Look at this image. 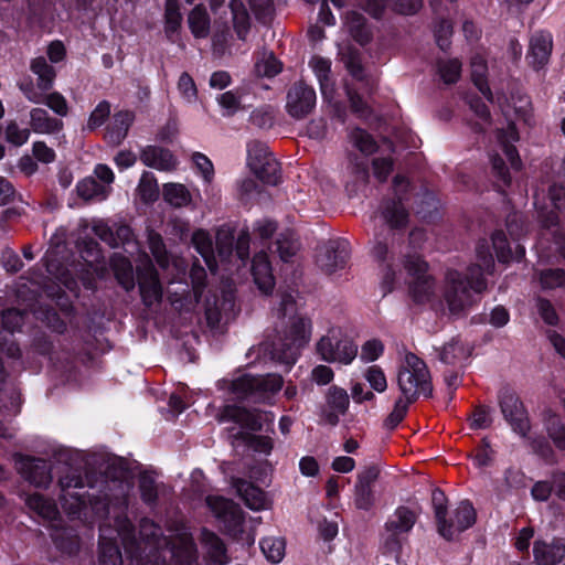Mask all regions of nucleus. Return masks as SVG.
Returning <instances> with one entry per match:
<instances>
[{
    "instance_id": "19",
    "label": "nucleus",
    "mask_w": 565,
    "mask_h": 565,
    "mask_svg": "<svg viewBox=\"0 0 565 565\" xmlns=\"http://www.w3.org/2000/svg\"><path fill=\"white\" fill-rule=\"evenodd\" d=\"M162 196L167 204L172 207H195L201 199L199 190L191 191L185 184L168 182L162 185Z\"/></svg>"
},
{
    "instance_id": "57",
    "label": "nucleus",
    "mask_w": 565,
    "mask_h": 565,
    "mask_svg": "<svg viewBox=\"0 0 565 565\" xmlns=\"http://www.w3.org/2000/svg\"><path fill=\"white\" fill-rule=\"evenodd\" d=\"M438 71L445 83H454L460 76L461 63L456 58L440 61L438 64Z\"/></svg>"
},
{
    "instance_id": "20",
    "label": "nucleus",
    "mask_w": 565,
    "mask_h": 565,
    "mask_svg": "<svg viewBox=\"0 0 565 565\" xmlns=\"http://www.w3.org/2000/svg\"><path fill=\"white\" fill-rule=\"evenodd\" d=\"M350 404L349 395L344 388L331 386L327 394V409L323 420L332 426L337 425L339 417L344 415Z\"/></svg>"
},
{
    "instance_id": "24",
    "label": "nucleus",
    "mask_w": 565,
    "mask_h": 565,
    "mask_svg": "<svg viewBox=\"0 0 565 565\" xmlns=\"http://www.w3.org/2000/svg\"><path fill=\"white\" fill-rule=\"evenodd\" d=\"M533 554L539 565H556L565 558V541L535 542Z\"/></svg>"
},
{
    "instance_id": "58",
    "label": "nucleus",
    "mask_w": 565,
    "mask_h": 565,
    "mask_svg": "<svg viewBox=\"0 0 565 565\" xmlns=\"http://www.w3.org/2000/svg\"><path fill=\"white\" fill-rule=\"evenodd\" d=\"M217 103L224 116H232L241 108V96L234 90H228L217 97Z\"/></svg>"
},
{
    "instance_id": "26",
    "label": "nucleus",
    "mask_w": 565,
    "mask_h": 565,
    "mask_svg": "<svg viewBox=\"0 0 565 565\" xmlns=\"http://www.w3.org/2000/svg\"><path fill=\"white\" fill-rule=\"evenodd\" d=\"M206 503L216 518L233 525L241 523L242 512L231 500L220 495H210L206 499Z\"/></svg>"
},
{
    "instance_id": "45",
    "label": "nucleus",
    "mask_w": 565,
    "mask_h": 565,
    "mask_svg": "<svg viewBox=\"0 0 565 565\" xmlns=\"http://www.w3.org/2000/svg\"><path fill=\"white\" fill-rule=\"evenodd\" d=\"M189 26L195 38H205L209 34L210 19L202 7H195L189 14Z\"/></svg>"
},
{
    "instance_id": "23",
    "label": "nucleus",
    "mask_w": 565,
    "mask_h": 565,
    "mask_svg": "<svg viewBox=\"0 0 565 565\" xmlns=\"http://www.w3.org/2000/svg\"><path fill=\"white\" fill-rule=\"evenodd\" d=\"M252 274L255 284L262 292L269 294L273 290L275 279L268 255L265 252H259L254 256Z\"/></svg>"
},
{
    "instance_id": "25",
    "label": "nucleus",
    "mask_w": 565,
    "mask_h": 565,
    "mask_svg": "<svg viewBox=\"0 0 565 565\" xmlns=\"http://www.w3.org/2000/svg\"><path fill=\"white\" fill-rule=\"evenodd\" d=\"M552 35L547 32H536L531 38L527 57L534 67H542L550 58L552 52Z\"/></svg>"
},
{
    "instance_id": "10",
    "label": "nucleus",
    "mask_w": 565,
    "mask_h": 565,
    "mask_svg": "<svg viewBox=\"0 0 565 565\" xmlns=\"http://www.w3.org/2000/svg\"><path fill=\"white\" fill-rule=\"evenodd\" d=\"M317 353L329 363L351 364L356 358L358 347L341 329L331 328L316 344Z\"/></svg>"
},
{
    "instance_id": "54",
    "label": "nucleus",
    "mask_w": 565,
    "mask_h": 565,
    "mask_svg": "<svg viewBox=\"0 0 565 565\" xmlns=\"http://www.w3.org/2000/svg\"><path fill=\"white\" fill-rule=\"evenodd\" d=\"M6 140L13 146L24 145L30 137V130L28 128L20 127L15 121H9L7 124Z\"/></svg>"
},
{
    "instance_id": "22",
    "label": "nucleus",
    "mask_w": 565,
    "mask_h": 565,
    "mask_svg": "<svg viewBox=\"0 0 565 565\" xmlns=\"http://www.w3.org/2000/svg\"><path fill=\"white\" fill-rule=\"evenodd\" d=\"M140 160L150 168L159 171H173L178 167V160L173 153L164 148L148 146L141 152Z\"/></svg>"
},
{
    "instance_id": "39",
    "label": "nucleus",
    "mask_w": 565,
    "mask_h": 565,
    "mask_svg": "<svg viewBox=\"0 0 565 565\" xmlns=\"http://www.w3.org/2000/svg\"><path fill=\"white\" fill-rule=\"evenodd\" d=\"M487 64L481 54H476L471 58V76L475 85L480 93L490 102H493V96L486 82Z\"/></svg>"
},
{
    "instance_id": "40",
    "label": "nucleus",
    "mask_w": 565,
    "mask_h": 565,
    "mask_svg": "<svg viewBox=\"0 0 565 565\" xmlns=\"http://www.w3.org/2000/svg\"><path fill=\"white\" fill-rule=\"evenodd\" d=\"M203 544L211 564L223 565L227 562L224 544L215 534L203 532Z\"/></svg>"
},
{
    "instance_id": "8",
    "label": "nucleus",
    "mask_w": 565,
    "mask_h": 565,
    "mask_svg": "<svg viewBox=\"0 0 565 565\" xmlns=\"http://www.w3.org/2000/svg\"><path fill=\"white\" fill-rule=\"evenodd\" d=\"M404 268L407 273V285L412 299L416 303L440 305L434 278L427 273L428 265L418 255L408 256Z\"/></svg>"
},
{
    "instance_id": "63",
    "label": "nucleus",
    "mask_w": 565,
    "mask_h": 565,
    "mask_svg": "<svg viewBox=\"0 0 565 565\" xmlns=\"http://www.w3.org/2000/svg\"><path fill=\"white\" fill-rule=\"evenodd\" d=\"M181 23V14L178 9L177 0H167L166 8V31L172 33L178 30Z\"/></svg>"
},
{
    "instance_id": "6",
    "label": "nucleus",
    "mask_w": 565,
    "mask_h": 565,
    "mask_svg": "<svg viewBox=\"0 0 565 565\" xmlns=\"http://www.w3.org/2000/svg\"><path fill=\"white\" fill-rule=\"evenodd\" d=\"M397 385L403 396L416 399L431 393V376L426 363L412 352L404 354L398 372Z\"/></svg>"
},
{
    "instance_id": "43",
    "label": "nucleus",
    "mask_w": 565,
    "mask_h": 565,
    "mask_svg": "<svg viewBox=\"0 0 565 565\" xmlns=\"http://www.w3.org/2000/svg\"><path fill=\"white\" fill-rule=\"evenodd\" d=\"M137 195L143 203H153L159 198L160 191L156 177L145 171L136 189Z\"/></svg>"
},
{
    "instance_id": "64",
    "label": "nucleus",
    "mask_w": 565,
    "mask_h": 565,
    "mask_svg": "<svg viewBox=\"0 0 565 565\" xmlns=\"http://www.w3.org/2000/svg\"><path fill=\"white\" fill-rule=\"evenodd\" d=\"M192 161L201 173L205 182H211L214 175V167L212 161L203 153L195 152L192 156Z\"/></svg>"
},
{
    "instance_id": "9",
    "label": "nucleus",
    "mask_w": 565,
    "mask_h": 565,
    "mask_svg": "<svg viewBox=\"0 0 565 565\" xmlns=\"http://www.w3.org/2000/svg\"><path fill=\"white\" fill-rule=\"evenodd\" d=\"M445 497L441 491L433 493V504L438 526V533L446 540H452L456 535L470 527L476 521V511L471 503L462 501L452 513L450 522L447 521V509L444 504Z\"/></svg>"
},
{
    "instance_id": "12",
    "label": "nucleus",
    "mask_w": 565,
    "mask_h": 565,
    "mask_svg": "<svg viewBox=\"0 0 565 565\" xmlns=\"http://www.w3.org/2000/svg\"><path fill=\"white\" fill-rule=\"evenodd\" d=\"M163 554L171 556V565H198L196 554L191 535L183 531L171 542V546L163 551ZM140 565H163L158 551L151 553Z\"/></svg>"
},
{
    "instance_id": "46",
    "label": "nucleus",
    "mask_w": 565,
    "mask_h": 565,
    "mask_svg": "<svg viewBox=\"0 0 565 565\" xmlns=\"http://www.w3.org/2000/svg\"><path fill=\"white\" fill-rule=\"evenodd\" d=\"M60 246L54 248H50L44 257L46 270L50 275L56 278L61 284H63L66 288L72 289L71 282L66 278V270L63 268V265L56 258Z\"/></svg>"
},
{
    "instance_id": "41",
    "label": "nucleus",
    "mask_w": 565,
    "mask_h": 565,
    "mask_svg": "<svg viewBox=\"0 0 565 565\" xmlns=\"http://www.w3.org/2000/svg\"><path fill=\"white\" fill-rule=\"evenodd\" d=\"M30 510L34 511L44 520L55 521L58 515L56 504L40 494H31L25 501Z\"/></svg>"
},
{
    "instance_id": "35",
    "label": "nucleus",
    "mask_w": 565,
    "mask_h": 565,
    "mask_svg": "<svg viewBox=\"0 0 565 565\" xmlns=\"http://www.w3.org/2000/svg\"><path fill=\"white\" fill-rule=\"evenodd\" d=\"M513 105L511 106L504 96H498L497 103L499 104L504 116L509 117L513 111L524 122L530 124L532 118L531 102L526 96L512 97Z\"/></svg>"
},
{
    "instance_id": "60",
    "label": "nucleus",
    "mask_w": 565,
    "mask_h": 565,
    "mask_svg": "<svg viewBox=\"0 0 565 565\" xmlns=\"http://www.w3.org/2000/svg\"><path fill=\"white\" fill-rule=\"evenodd\" d=\"M365 380L377 393H383L387 388V381L384 372L377 365L370 366L365 372Z\"/></svg>"
},
{
    "instance_id": "5",
    "label": "nucleus",
    "mask_w": 565,
    "mask_h": 565,
    "mask_svg": "<svg viewBox=\"0 0 565 565\" xmlns=\"http://www.w3.org/2000/svg\"><path fill=\"white\" fill-rule=\"evenodd\" d=\"M312 335L311 320L303 315H294L289 318L284 337L274 344L271 354L277 362L292 366L298 360L301 350L307 347Z\"/></svg>"
},
{
    "instance_id": "42",
    "label": "nucleus",
    "mask_w": 565,
    "mask_h": 565,
    "mask_svg": "<svg viewBox=\"0 0 565 565\" xmlns=\"http://www.w3.org/2000/svg\"><path fill=\"white\" fill-rule=\"evenodd\" d=\"M544 425L548 437L559 450H565V425L554 413H546Z\"/></svg>"
},
{
    "instance_id": "38",
    "label": "nucleus",
    "mask_w": 565,
    "mask_h": 565,
    "mask_svg": "<svg viewBox=\"0 0 565 565\" xmlns=\"http://www.w3.org/2000/svg\"><path fill=\"white\" fill-rule=\"evenodd\" d=\"M470 355V350L458 339H451L439 349V360L446 364H458Z\"/></svg>"
},
{
    "instance_id": "49",
    "label": "nucleus",
    "mask_w": 565,
    "mask_h": 565,
    "mask_svg": "<svg viewBox=\"0 0 565 565\" xmlns=\"http://www.w3.org/2000/svg\"><path fill=\"white\" fill-rule=\"evenodd\" d=\"M416 521L415 514L407 508H398L394 519L388 523L396 533H405L411 531Z\"/></svg>"
},
{
    "instance_id": "3",
    "label": "nucleus",
    "mask_w": 565,
    "mask_h": 565,
    "mask_svg": "<svg viewBox=\"0 0 565 565\" xmlns=\"http://www.w3.org/2000/svg\"><path fill=\"white\" fill-rule=\"evenodd\" d=\"M478 263L469 267L463 279L459 271L448 269L445 274L443 299L451 315H459L473 302L475 294L486 289L484 273H490L494 262L488 246L481 243L477 246Z\"/></svg>"
},
{
    "instance_id": "53",
    "label": "nucleus",
    "mask_w": 565,
    "mask_h": 565,
    "mask_svg": "<svg viewBox=\"0 0 565 565\" xmlns=\"http://www.w3.org/2000/svg\"><path fill=\"white\" fill-rule=\"evenodd\" d=\"M350 140L355 148L364 154H371L376 149V143L373 138L361 129H354L350 134Z\"/></svg>"
},
{
    "instance_id": "52",
    "label": "nucleus",
    "mask_w": 565,
    "mask_h": 565,
    "mask_svg": "<svg viewBox=\"0 0 565 565\" xmlns=\"http://www.w3.org/2000/svg\"><path fill=\"white\" fill-rule=\"evenodd\" d=\"M339 53L351 75L356 79H362L363 70L358 53L350 47H340Z\"/></svg>"
},
{
    "instance_id": "33",
    "label": "nucleus",
    "mask_w": 565,
    "mask_h": 565,
    "mask_svg": "<svg viewBox=\"0 0 565 565\" xmlns=\"http://www.w3.org/2000/svg\"><path fill=\"white\" fill-rule=\"evenodd\" d=\"M492 245L495 250L497 258L502 263L520 260L525 254L524 247L520 244H516L514 249H512L507 236L501 231L493 233Z\"/></svg>"
},
{
    "instance_id": "21",
    "label": "nucleus",
    "mask_w": 565,
    "mask_h": 565,
    "mask_svg": "<svg viewBox=\"0 0 565 565\" xmlns=\"http://www.w3.org/2000/svg\"><path fill=\"white\" fill-rule=\"evenodd\" d=\"M233 487L250 510L260 511L270 508L271 502L260 488L241 479L234 480Z\"/></svg>"
},
{
    "instance_id": "14",
    "label": "nucleus",
    "mask_w": 565,
    "mask_h": 565,
    "mask_svg": "<svg viewBox=\"0 0 565 565\" xmlns=\"http://www.w3.org/2000/svg\"><path fill=\"white\" fill-rule=\"evenodd\" d=\"M316 103L315 89L305 83H296L288 90L286 110L292 118L301 119L313 110Z\"/></svg>"
},
{
    "instance_id": "32",
    "label": "nucleus",
    "mask_w": 565,
    "mask_h": 565,
    "mask_svg": "<svg viewBox=\"0 0 565 565\" xmlns=\"http://www.w3.org/2000/svg\"><path fill=\"white\" fill-rule=\"evenodd\" d=\"M550 201L552 209L539 207V216L544 226H551L557 223L556 210L565 209V188L553 185L550 189Z\"/></svg>"
},
{
    "instance_id": "44",
    "label": "nucleus",
    "mask_w": 565,
    "mask_h": 565,
    "mask_svg": "<svg viewBox=\"0 0 565 565\" xmlns=\"http://www.w3.org/2000/svg\"><path fill=\"white\" fill-rule=\"evenodd\" d=\"M381 218L391 227L404 226L407 221V212L401 203V200L398 202L393 201L386 203L381 212Z\"/></svg>"
},
{
    "instance_id": "30",
    "label": "nucleus",
    "mask_w": 565,
    "mask_h": 565,
    "mask_svg": "<svg viewBox=\"0 0 565 565\" xmlns=\"http://www.w3.org/2000/svg\"><path fill=\"white\" fill-rule=\"evenodd\" d=\"M348 255L344 249L335 250L330 247H323L317 256V264L327 275H333L342 270L347 265Z\"/></svg>"
},
{
    "instance_id": "27",
    "label": "nucleus",
    "mask_w": 565,
    "mask_h": 565,
    "mask_svg": "<svg viewBox=\"0 0 565 565\" xmlns=\"http://www.w3.org/2000/svg\"><path fill=\"white\" fill-rule=\"evenodd\" d=\"M30 127L35 134L53 135L63 128V121L52 117L43 108H33L30 111Z\"/></svg>"
},
{
    "instance_id": "36",
    "label": "nucleus",
    "mask_w": 565,
    "mask_h": 565,
    "mask_svg": "<svg viewBox=\"0 0 565 565\" xmlns=\"http://www.w3.org/2000/svg\"><path fill=\"white\" fill-rule=\"evenodd\" d=\"M76 192L85 201H104L110 192L111 186L100 185L93 178H85L76 185Z\"/></svg>"
},
{
    "instance_id": "29",
    "label": "nucleus",
    "mask_w": 565,
    "mask_h": 565,
    "mask_svg": "<svg viewBox=\"0 0 565 565\" xmlns=\"http://www.w3.org/2000/svg\"><path fill=\"white\" fill-rule=\"evenodd\" d=\"M309 66L313 71L319 84H320V90L323 96V98L331 103L332 102V94H333V84L329 78V74L331 71V62L328 58L321 57V56H313L310 62Z\"/></svg>"
},
{
    "instance_id": "4",
    "label": "nucleus",
    "mask_w": 565,
    "mask_h": 565,
    "mask_svg": "<svg viewBox=\"0 0 565 565\" xmlns=\"http://www.w3.org/2000/svg\"><path fill=\"white\" fill-rule=\"evenodd\" d=\"M31 70L38 76V84L35 87L29 79L21 81L19 83V88L23 95L31 103H44L56 115L62 117L66 116L68 113V105L65 97L57 92L46 94L54 83V68L46 63L44 57H38L32 61Z\"/></svg>"
},
{
    "instance_id": "55",
    "label": "nucleus",
    "mask_w": 565,
    "mask_h": 565,
    "mask_svg": "<svg viewBox=\"0 0 565 565\" xmlns=\"http://www.w3.org/2000/svg\"><path fill=\"white\" fill-rule=\"evenodd\" d=\"M277 252L281 258V260L287 262L292 256L296 255V253L299 249V243L294 237L292 234H286L281 235V237L277 241Z\"/></svg>"
},
{
    "instance_id": "13",
    "label": "nucleus",
    "mask_w": 565,
    "mask_h": 565,
    "mask_svg": "<svg viewBox=\"0 0 565 565\" xmlns=\"http://www.w3.org/2000/svg\"><path fill=\"white\" fill-rule=\"evenodd\" d=\"M499 405L512 430L522 438H526L531 424L527 411L519 396L509 390H504L500 393Z\"/></svg>"
},
{
    "instance_id": "18",
    "label": "nucleus",
    "mask_w": 565,
    "mask_h": 565,
    "mask_svg": "<svg viewBox=\"0 0 565 565\" xmlns=\"http://www.w3.org/2000/svg\"><path fill=\"white\" fill-rule=\"evenodd\" d=\"M273 414H263L259 412H249L244 408L227 405L224 408L221 420H233L243 429L259 430L263 428V420L271 423Z\"/></svg>"
},
{
    "instance_id": "37",
    "label": "nucleus",
    "mask_w": 565,
    "mask_h": 565,
    "mask_svg": "<svg viewBox=\"0 0 565 565\" xmlns=\"http://www.w3.org/2000/svg\"><path fill=\"white\" fill-rule=\"evenodd\" d=\"M134 121V115L129 111H120L114 116L111 126L108 128L106 139L111 145H119L127 136L128 129Z\"/></svg>"
},
{
    "instance_id": "16",
    "label": "nucleus",
    "mask_w": 565,
    "mask_h": 565,
    "mask_svg": "<svg viewBox=\"0 0 565 565\" xmlns=\"http://www.w3.org/2000/svg\"><path fill=\"white\" fill-rule=\"evenodd\" d=\"M148 244L159 266L163 270H168L169 275H171V279H169V282H174L179 277L184 276L185 263L180 258H170L168 256L164 244L159 234L154 232H149Z\"/></svg>"
},
{
    "instance_id": "51",
    "label": "nucleus",
    "mask_w": 565,
    "mask_h": 565,
    "mask_svg": "<svg viewBox=\"0 0 565 565\" xmlns=\"http://www.w3.org/2000/svg\"><path fill=\"white\" fill-rule=\"evenodd\" d=\"M543 289H554L565 287V271L562 269L543 270L539 277Z\"/></svg>"
},
{
    "instance_id": "15",
    "label": "nucleus",
    "mask_w": 565,
    "mask_h": 565,
    "mask_svg": "<svg viewBox=\"0 0 565 565\" xmlns=\"http://www.w3.org/2000/svg\"><path fill=\"white\" fill-rule=\"evenodd\" d=\"M232 242L233 238L226 231H218L216 235V248H217V258L222 266H224L225 270H228L226 267V264L230 262L231 257H235L237 260H239L243 265H245V262L248 257V249H249V238L247 234L239 235L236 247H235V254H233L232 249Z\"/></svg>"
},
{
    "instance_id": "11",
    "label": "nucleus",
    "mask_w": 565,
    "mask_h": 565,
    "mask_svg": "<svg viewBox=\"0 0 565 565\" xmlns=\"http://www.w3.org/2000/svg\"><path fill=\"white\" fill-rule=\"evenodd\" d=\"M247 164L250 171L264 183L275 185L280 180L279 163L267 145L250 141L247 145Z\"/></svg>"
},
{
    "instance_id": "62",
    "label": "nucleus",
    "mask_w": 565,
    "mask_h": 565,
    "mask_svg": "<svg viewBox=\"0 0 565 565\" xmlns=\"http://www.w3.org/2000/svg\"><path fill=\"white\" fill-rule=\"evenodd\" d=\"M110 114V105L107 102H100L95 109L92 111L88 121L87 129L94 130L100 127Z\"/></svg>"
},
{
    "instance_id": "59",
    "label": "nucleus",
    "mask_w": 565,
    "mask_h": 565,
    "mask_svg": "<svg viewBox=\"0 0 565 565\" xmlns=\"http://www.w3.org/2000/svg\"><path fill=\"white\" fill-rule=\"evenodd\" d=\"M178 90L188 103H194L198 98L196 85L188 73H182L179 77Z\"/></svg>"
},
{
    "instance_id": "28",
    "label": "nucleus",
    "mask_w": 565,
    "mask_h": 565,
    "mask_svg": "<svg viewBox=\"0 0 565 565\" xmlns=\"http://www.w3.org/2000/svg\"><path fill=\"white\" fill-rule=\"evenodd\" d=\"M497 137L511 168L515 170L521 169L522 163L519 153L515 147L513 146V143L519 140V134L516 131L514 124H508L507 129L499 130Z\"/></svg>"
},
{
    "instance_id": "31",
    "label": "nucleus",
    "mask_w": 565,
    "mask_h": 565,
    "mask_svg": "<svg viewBox=\"0 0 565 565\" xmlns=\"http://www.w3.org/2000/svg\"><path fill=\"white\" fill-rule=\"evenodd\" d=\"M192 243L196 252L202 256L210 271L215 274L218 269V264L214 255L211 235L204 230H198L193 233Z\"/></svg>"
},
{
    "instance_id": "7",
    "label": "nucleus",
    "mask_w": 565,
    "mask_h": 565,
    "mask_svg": "<svg viewBox=\"0 0 565 565\" xmlns=\"http://www.w3.org/2000/svg\"><path fill=\"white\" fill-rule=\"evenodd\" d=\"M282 377L277 374L266 376L239 375L231 381L223 380L221 384L228 390L232 399L252 398L255 402H266L282 386Z\"/></svg>"
},
{
    "instance_id": "2",
    "label": "nucleus",
    "mask_w": 565,
    "mask_h": 565,
    "mask_svg": "<svg viewBox=\"0 0 565 565\" xmlns=\"http://www.w3.org/2000/svg\"><path fill=\"white\" fill-rule=\"evenodd\" d=\"M116 234L122 241V252L119 250L113 254L110 266L118 282L126 290H131L135 287V277L129 259L131 258L137 263L142 301L146 306L158 302L162 296L161 285L148 255L140 252L139 244L128 226H120Z\"/></svg>"
},
{
    "instance_id": "48",
    "label": "nucleus",
    "mask_w": 565,
    "mask_h": 565,
    "mask_svg": "<svg viewBox=\"0 0 565 565\" xmlns=\"http://www.w3.org/2000/svg\"><path fill=\"white\" fill-rule=\"evenodd\" d=\"M281 71V64L273 53L264 52L257 58L255 72L258 76L273 77Z\"/></svg>"
},
{
    "instance_id": "34",
    "label": "nucleus",
    "mask_w": 565,
    "mask_h": 565,
    "mask_svg": "<svg viewBox=\"0 0 565 565\" xmlns=\"http://www.w3.org/2000/svg\"><path fill=\"white\" fill-rule=\"evenodd\" d=\"M344 26L360 44L367 43L372 38V31L366 24L364 17L356 11H350L347 13Z\"/></svg>"
},
{
    "instance_id": "1",
    "label": "nucleus",
    "mask_w": 565,
    "mask_h": 565,
    "mask_svg": "<svg viewBox=\"0 0 565 565\" xmlns=\"http://www.w3.org/2000/svg\"><path fill=\"white\" fill-rule=\"evenodd\" d=\"M60 487L62 508L71 518L85 521L94 516L103 519L99 525V565H121L117 539L125 548L134 541L132 525L126 515L130 484L111 480L105 482L103 489H96L88 477L71 472L60 480Z\"/></svg>"
},
{
    "instance_id": "56",
    "label": "nucleus",
    "mask_w": 565,
    "mask_h": 565,
    "mask_svg": "<svg viewBox=\"0 0 565 565\" xmlns=\"http://www.w3.org/2000/svg\"><path fill=\"white\" fill-rule=\"evenodd\" d=\"M414 401L415 399H408L407 397L402 395L395 402L394 408L386 419V426L388 428L396 427L403 420L407 413L409 404H412Z\"/></svg>"
},
{
    "instance_id": "61",
    "label": "nucleus",
    "mask_w": 565,
    "mask_h": 565,
    "mask_svg": "<svg viewBox=\"0 0 565 565\" xmlns=\"http://www.w3.org/2000/svg\"><path fill=\"white\" fill-rule=\"evenodd\" d=\"M384 351V345L380 340L372 339L366 341L362 348L360 358L363 362L369 363L377 360Z\"/></svg>"
},
{
    "instance_id": "47",
    "label": "nucleus",
    "mask_w": 565,
    "mask_h": 565,
    "mask_svg": "<svg viewBox=\"0 0 565 565\" xmlns=\"http://www.w3.org/2000/svg\"><path fill=\"white\" fill-rule=\"evenodd\" d=\"M265 557L271 563H279L285 556L286 543L281 537H265L260 541Z\"/></svg>"
},
{
    "instance_id": "50",
    "label": "nucleus",
    "mask_w": 565,
    "mask_h": 565,
    "mask_svg": "<svg viewBox=\"0 0 565 565\" xmlns=\"http://www.w3.org/2000/svg\"><path fill=\"white\" fill-rule=\"evenodd\" d=\"M373 504V495L364 476L359 477V482L355 486V505L359 509L367 510Z\"/></svg>"
},
{
    "instance_id": "17",
    "label": "nucleus",
    "mask_w": 565,
    "mask_h": 565,
    "mask_svg": "<svg viewBox=\"0 0 565 565\" xmlns=\"http://www.w3.org/2000/svg\"><path fill=\"white\" fill-rule=\"evenodd\" d=\"M15 466L22 477L35 487H47L52 481L51 468L42 459L17 455Z\"/></svg>"
}]
</instances>
